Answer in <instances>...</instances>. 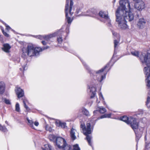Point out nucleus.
<instances>
[{
    "label": "nucleus",
    "mask_w": 150,
    "mask_h": 150,
    "mask_svg": "<svg viewBox=\"0 0 150 150\" xmlns=\"http://www.w3.org/2000/svg\"><path fill=\"white\" fill-rule=\"evenodd\" d=\"M109 66L108 64H107L104 68L101 69L100 70L97 71L96 72V74H100V73L103 71L104 70Z\"/></svg>",
    "instance_id": "bb28decb"
},
{
    "label": "nucleus",
    "mask_w": 150,
    "mask_h": 150,
    "mask_svg": "<svg viewBox=\"0 0 150 150\" xmlns=\"http://www.w3.org/2000/svg\"><path fill=\"white\" fill-rule=\"evenodd\" d=\"M99 96L100 98V99H102L103 100L104 99L103 96L101 93H99Z\"/></svg>",
    "instance_id": "58836bf2"
},
{
    "label": "nucleus",
    "mask_w": 150,
    "mask_h": 150,
    "mask_svg": "<svg viewBox=\"0 0 150 150\" xmlns=\"http://www.w3.org/2000/svg\"><path fill=\"white\" fill-rule=\"evenodd\" d=\"M146 105L148 107L150 108V97L149 96L147 97Z\"/></svg>",
    "instance_id": "c756f323"
},
{
    "label": "nucleus",
    "mask_w": 150,
    "mask_h": 150,
    "mask_svg": "<svg viewBox=\"0 0 150 150\" xmlns=\"http://www.w3.org/2000/svg\"><path fill=\"white\" fill-rule=\"evenodd\" d=\"M58 34V33H53L48 35H45L43 36L40 35L38 36V38L39 39L41 40L44 39L46 40H48L50 39L51 38L56 36Z\"/></svg>",
    "instance_id": "6e6552de"
},
{
    "label": "nucleus",
    "mask_w": 150,
    "mask_h": 150,
    "mask_svg": "<svg viewBox=\"0 0 150 150\" xmlns=\"http://www.w3.org/2000/svg\"><path fill=\"white\" fill-rule=\"evenodd\" d=\"M5 123H7V121H5Z\"/></svg>",
    "instance_id": "8fccbe9b"
},
{
    "label": "nucleus",
    "mask_w": 150,
    "mask_h": 150,
    "mask_svg": "<svg viewBox=\"0 0 150 150\" xmlns=\"http://www.w3.org/2000/svg\"><path fill=\"white\" fill-rule=\"evenodd\" d=\"M42 50L40 47H36L32 44L28 45L26 47H23L22 50V56L25 58L27 56L29 57L38 55L39 53Z\"/></svg>",
    "instance_id": "f03ea898"
},
{
    "label": "nucleus",
    "mask_w": 150,
    "mask_h": 150,
    "mask_svg": "<svg viewBox=\"0 0 150 150\" xmlns=\"http://www.w3.org/2000/svg\"><path fill=\"white\" fill-rule=\"evenodd\" d=\"M62 37L61 36H59V37L57 38V40L59 43H61L62 41Z\"/></svg>",
    "instance_id": "c9c22d12"
},
{
    "label": "nucleus",
    "mask_w": 150,
    "mask_h": 150,
    "mask_svg": "<svg viewBox=\"0 0 150 150\" xmlns=\"http://www.w3.org/2000/svg\"><path fill=\"white\" fill-rule=\"evenodd\" d=\"M42 43L43 45H45L47 44V42L45 41H42Z\"/></svg>",
    "instance_id": "79ce46f5"
},
{
    "label": "nucleus",
    "mask_w": 150,
    "mask_h": 150,
    "mask_svg": "<svg viewBox=\"0 0 150 150\" xmlns=\"http://www.w3.org/2000/svg\"><path fill=\"white\" fill-rule=\"evenodd\" d=\"M2 32L3 33V34L5 36H6L7 37H8L9 36V35L6 32H5L4 31V30H2Z\"/></svg>",
    "instance_id": "4c0bfd02"
},
{
    "label": "nucleus",
    "mask_w": 150,
    "mask_h": 150,
    "mask_svg": "<svg viewBox=\"0 0 150 150\" xmlns=\"http://www.w3.org/2000/svg\"><path fill=\"white\" fill-rule=\"evenodd\" d=\"M82 112L83 114L86 116H89L90 115L89 113L87 110L84 108H83L82 109Z\"/></svg>",
    "instance_id": "412c9836"
},
{
    "label": "nucleus",
    "mask_w": 150,
    "mask_h": 150,
    "mask_svg": "<svg viewBox=\"0 0 150 150\" xmlns=\"http://www.w3.org/2000/svg\"><path fill=\"white\" fill-rule=\"evenodd\" d=\"M55 123L57 126L61 127L62 128H66L67 127L66 123L62 122L59 120H57L56 121Z\"/></svg>",
    "instance_id": "4468645a"
},
{
    "label": "nucleus",
    "mask_w": 150,
    "mask_h": 150,
    "mask_svg": "<svg viewBox=\"0 0 150 150\" xmlns=\"http://www.w3.org/2000/svg\"><path fill=\"white\" fill-rule=\"evenodd\" d=\"M120 120L125 122L127 124H130L132 128L136 133V130H137L138 129L139 126L138 122L136 121L135 118L131 117H128L126 116H123L120 117Z\"/></svg>",
    "instance_id": "20e7f679"
},
{
    "label": "nucleus",
    "mask_w": 150,
    "mask_h": 150,
    "mask_svg": "<svg viewBox=\"0 0 150 150\" xmlns=\"http://www.w3.org/2000/svg\"><path fill=\"white\" fill-rule=\"evenodd\" d=\"M96 74V72H93V73L91 74V75H93V74H95L94 75V76H95V75H96V74Z\"/></svg>",
    "instance_id": "49530a36"
},
{
    "label": "nucleus",
    "mask_w": 150,
    "mask_h": 150,
    "mask_svg": "<svg viewBox=\"0 0 150 150\" xmlns=\"http://www.w3.org/2000/svg\"><path fill=\"white\" fill-rule=\"evenodd\" d=\"M3 101L4 102L7 104H11V102L9 100L6 99V98H4L2 99Z\"/></svg>",
    "instance_id": "cd10ccee"
},
{
    "label": "nucleus",
    "mask_w": 150,
    "mask_h": 150,
    "mask_svg": "<svg viewBox=\"0 0 150 150\" xmlns=\"http://www.w3.org/2000/svg\"><path fill=\"white\" fill-rule=\"evenodd\" d=\"M51 146L49 144H45L44 146L42 147L43 150H51Z\"/></svg>",
    "instance_id": "aec40b11"
},
{
    "label": "nucleus",
    "mask_w": 150,
    "mask_h": 150,
    "mask_svg": "<svg viewBox=\"0 0 150 150\" xmlns=\"http://www.w3.org/2000/svg\"><path fill=\"white\" fill-rule=\"evenodd\" d=\"M23 103L24 104V107L27 110H28V107L26 105L27 103H28V100L26 99H23Z\"/></svg>",
    "instance_id": "a878e982"
},
{
    "label": "nucleus",
    "mask_w": 150,
    "mask_h": 150,
    "mask_svg": "<svg viewBox=\"0 0 150 150\" xmlns=\"http://www.w3.org/2000/svg\"><path fill=\"white\" fill-rule=\"evenodd\" d=\"M23 70H26L27 69V67L26 66V65L23 66Z\"/></svg>",
    "instance_id": "37998d69"
},
{
    "label": "nucleus",
    "mask_w": 150,
    "mask_h": 150,
    "mask_svg": "<svg viewBox=\"0 0 150 150\" xmlns=\"http://www.w3.org/2000/svg\"><path fill=\"white\" fill-rule=\"evenodd\" d=\"M146 66V67L144 68V71L146 77L147 78L150 77V66Z\"/></svg>",
    "instance_id": "f8f14e48"
},
{
    "label": "nucleus",
    "mask_w": 150,
    "mask_h": 150,
    "mask_svg": "<svg viewBox=\"0 0 150 150\" xmlns=\"http://www.w3.org/2000/svg\"><path fill=\"white\" fill-rule=\"evenodd\" d=\"M5 85L3 81L0 82V94H2L5 91Z\"/></svg>",
    "instance_id": "a211bd4d"
},
{
    "label": "nucleus",
    "mask_w": 150,
    "mask_h": 150,
    "mask_svg": "<svg viewBox=\"0 0 150 150\" xmlns=\"http://www.w3.org/2000/svg\"><path fill=\"white\" fill-rule=\"evenodd\" d=\"M89 89L90 90V94H91V98H92L94 97L96 95V88L93 86L90 87Z\"/></svg>",
    "instance_id": "dca6fc26"
},
{
    "label": "nucleus",
    "mask_w": 150,
    "mask_h": 150,
    "mask_svg": "<svg viewBox=\"0 0 150 150\" xmlns=\"http://www.w3.org/2000/svg\"><path fill=\"white\" fill-rule=\"evenodd\" d=\"M27 120L30 125V126L33 128H34L33 126V122L32 120H29L28 118H27Z\"/></svg>",
    "instance_id": "7c9ffc66"
},
{
    "label": "nucleus",
    "mask_w": 150,
    "mask_h": 150,
    "mask_svg": "<svg viewBox=\"0 0 150 150\" xmlns=\"http://www.w3.org/2000/svg\"><path fill=\"white\" fill-rule=\"evenodd\" d=\"M1 30H4V29H3V28H1Z\"/></svg>",
    "instance_id": "864d4df0"
},
{
    "label": "nucleus",
    "mask_w": 150,
    "mask_h": 150,
    "mask_svg": "<svg viewBox=\"0 0 150 150\" xmlns=\"http://www.w3.org/2000/svg\"><path fill=\"white\" fill-rule=\"evenodd\" d=\"M76 131V130L74 129H72L70 132L71 136L72 139L75 140L76 139V137L75 135Z\"/></svg>",
    "instance_id": "6ab92c4d"
},
{
    "label": "nucleus",
    "mask_w": 150,
    "mask_h": 150,
    "mask_svg": "<svg viewBox=\"0 0 150 150\" xmlns=\"http://www.w3.org/2000/svg\"><path fill=\"white\" fill-rule=\"evenodd\" d=\"M98 110L99 111V112L101 113H104L106 111V109L102 107L99 108Z\"/></svg>",
    "instance_id": "4be33fe9"
},
{
    "label": "nucleus",
    "mask_w": 150,
    "mask_h": 150,
    "mask_svg": "<svg viewBox=\"0 0 150 150\" xmlns=\"http://www.w3.org/2000/svg\"><path fill=\"white\" fill-rule=\"evenodd\" d=\"M16 92L18 97L19 98L22 97L24 95V91L20 88H17Z\"/></svg>",
    "instance_id": "ddd939ff"
},
{
    "label": "nucleus",
    "mask_w": 150,
    "mask_h": 150,
    "mask_svg": "<svg viewBox=\"0 0 150 150\" xmlns=\"http://www.w3.org/2000/svg\"><path fill=\"white\" fill-rule=\"evenodd\" d=\"M135 8L139 11H142L145 8L144 3L142 1L138 2L135 3L134 5Z\"/></svg>",
    "instance_id": "9d476101"
},
{
    "label": "nucleus",
    "mask_w": 150,
    "mask_h": 150,
    "mask_svg": "<svg viewBox=\"0 0 150 150\" xmlns=\"http://www.w3.org/2000/svg\"><path fill=\"white\" fill-rule=\"evenodd\" d=\"M132 54L136 57H139V52L138 51H134L132 52H131Z\"/></svg>",
    "instance_id": "b1692460"
},
{
    "label": "nucleus",
    "mask_w": 150,
    "mask_h": 150,
    "mask_svg": "<svg viewBox=\"0 0 150 150\" xmlns=\"http://www.w3.org/2000/svg\"><path fill=\"white\" fill-rule=\"evenodd\" d=\"M146 80L147 82V86L150 88V77L146 78Z\"/></svg>",
    "instance_id": "5701e85b"
},
{
    "label": "nucleus",
    "mask_w": 150,
    "mask_h": 150,
    "mask_svg": "<svg viewBox=\"0 0 150 150\" xmlns=\"http://www.w3.org/2000/svg\"><path fill=\"white\" fill-rule=\"evenodd\" d=\"M112 34L113 35H117V33H115V32H112Z\"/></svg>",
    "instance_id": "a18cd8bd"
},
{
    "label": "nucleus",
    "mask_w": 150,
    "mask_h": 150,
    "mask_svg": "<svg viewBox=\"0 0 150 150\" xmlns=\"http://www.w3.org/2000/svg\"><path fill=\"white\" fill-rule=\"evenodd\" d=\"M46 130H48V129H47V126L46 127Z\"/></svg>",
    "instance_id": "09e8293b"
},
{
    "label": "nucleus",
    "mask_w": 150,
    "mask_h": 150,
    "mask_svg": "<svg viewBox=\"0 0 150 150\" xmlns=\"http://www.w3.org/2000/svg\"><path fill=\"white\" fill-rule=\"evenodd\" d=\"M56 146L59 148H64L63 150H71V147L67 145L65 140L63 138L58 137L56 139Z\"/></svg>",
    "instance_id": "39448f33"
},
{
    "label": "nucleus",
    "mask_w": 150,
    "mask_h": 150,
    "mask_svg": "<svg viewBox=\"0 0 150 150\" xmlns=\"http://www.w3.org/2000/svg\"><path fill=\"white\" fill-rule=\"evenodd\" d=\"M120 7L116 11V21L121 29L125 30L128 28L127 21H130L134 18L133 13L129 11L132 8L133 3H129L128 0H120Z\"/></svg>",
    "instance_id": "f257e3e1"
},
{
    "label": "nucleus",
    "mask_w": 150,
    "mask_h": 150,
    "mask_svg": "<svg viewBox=\"0 0 150 150\" xmlns=\"http://www.w3.org/2000/svg\"><path fill=\"white\" fill-rule=\"evenodd\" d=\"M99 16L106 20V21L109 23L110 20L108 16L107 13H105L102 11H100L99 13Z\"/></svg>",
    "instance_id": "9b49d317"
},
{
    "label": "nucleus",
    "mask_w": 150,
    "mask_h": 150,
    "mask_svg": "<svg viewBox=\"0 0 150 150\" xmlns=\"http://www.w3.org/2000/svg\"><path fill=\"white\" fill-rule=\"evenodd\" d=\"M91 10H89L87 11V13H89L86 14L84 15L86 16H92V14L94 13Z\"/></svg>",
    "instance_id": "f704fd0d"
},
{
    "label": "nucleus",
    "mask_w": 150,
    "mask_h": 150,
    "mask_svg": "<svg viewBox=\"0 0 150 150\" xmlns=\"http://www.w3.org/2000/svg\"><path fill=\"white\" fill-rule=\"evenodd\" d=\"M117 36H118V37H119V35H117Z\"/></svg>",
    "instance_id": "603ef678"
},
{
    "label": "nucleus",
    "mask_w": 150,
    "mask_h": 150,
    "mask_svg": "<svg viewBox=\"0 0 150 150\" xmlns=\"http://www.w3.org/2000/svg\"><path fill=\"white\" fill-rule=\"evenodd\" d=\"M111 116V114H104L101 116H100V118L102 119L105 117H108L109 118Z\"/></svg>",
    "instance_id": "393cba45"
},
{
    "label": "nucleus",
    "mask_w": 150,
    "mask_h": 150,
    "mask_svg": "<svg viewBox=\"0 0 150 150\" xmlns=\"http://www.w3.org/2000/svg\"><path fill=\"white\" fill-rule=\"evenodd\" d=\"M3 47L2 48V50L5 52L8 53L9 52V50L11 47L9 44L6 43L3 45Z\"/></svg>",
    "instance_id": "f3484780"
},
{
    "label": "nucleus",
    "mask_w": 150,
    "mask_h": 150,
    "mask_svg": "<svg viewBox=\"0 0 150 150\" xmlns=\"http://www.w3.org/2000/svg\"><path fill=\"white\" fill-rule=\"evenodd\" d=\"M73 4L71 0H67L66 4L65 7L66 13V21L68 24H70L72 21V20L69 16V13L70 16H71L73 13L72 11V7Z\"/></svg>",
    "instance_id": "7ed1b4c3"
},
{
    "label": "nucleus",
    "mask_w": 150,
    "mask_h": 150,
    "mask_svg": "<svg viewBox=\"0 0 150 150\" xmlns=\"http://www.w3.org/2000/svg\"><path fill=\"white\" fill-rule=\"evenodd\" d=\"M140 60L144 66H150V54L147 52L142 53L140 57Z\"/></svg>",
    "instance_id": "0eeeda50"
},
{
    "label": "nucleus",
    "mask_w": 150,
    "mask_h": 150,
    "mask_svg": "<svg viewBox=\"0 0 150 150\" xmlns=\"http://www.w3.org/2000/svg\"><path fill=\"white\" fill-rule=\"evenodd\" d=\"M96 111H94V112H93V113H95V112H96Z\"/></svg>",
    "instance_id": "3c124183"
},
{
    "label": "nucleus",
    "mask_w": 150,
    "mask_h": 150,
    "mask_svg": "<svg viewBox=\"0 0 150 150\" xmlns=\"http://www.w3.org/2000/svg\"><path fill=\"white\" fill-rule=\"evenodd\" d=\"M119 42V40H118V41H117L116 40H114V47L115 48L117 46Z\"/></svg>",
    "instance_id": "72a5a7b5"
},
{
    "label": "nucleus",
    "mask_w": 150,
    "mask_h": 150,
    "mask_svg": "<svg viewBox=\"0 0 150 150\" xmlns=\"http://www.w3.org/2000/svg\"><path fill=\"white\" fill-rule=\"evenodd\" d=\"M53 139H54L55 138V137L54 135H51V136Z\"/></svg>",
    "instance_id": "de8ad7c7"
},
{
    "label": "nucleus",
    "mask_w": 150,
    "mask_h": 150,
    "mask_svg": "<svg viewBox=\"0 0 150 150\" xmlns=\"http://www.w3.org/2000/svg\"><path fill=\"white\" fill-rule=\"evenodd\" d=\"M49 47V46H46V47H42V49L41 48L42 50L41 51H42L43 50H44L45 49H46L47 48H48Z\"/></svg>",
    "instance_id": "a19ab883"
},
{
    "label": "nucleus",
    "mask_w": 150,
    "mask_h": 150,
    "mask_svg": "<svg viewBox=\"0 0 150 150\" xmlns=\"http://www.w3.org/2000/svg\"><path fill=\"white\" fill-rule=\"evenodd\" d=\"M146 23L145 20L143 18H140L138 21L137 25L140 28H142Z\"/></svg>",
    "instance_id": "2eb2a0df"
},
{
    "label": "nucleus",
    "mask_w": 150,
    "mask_h": 150,
    "mask_svg": "<svg viewBox=\"0 0 150 150\" xmlns=\"http://www.w3.org/2000/svg\"><path fill=\"white\" fill-rule=\"evenodd\" d=\"M73 150H80L79 145L77 144H76L73 146Z\"/></svg>",
    "instance_id": "473e14b6"
},
{
    "label": "nucleus",
    "mask_w": 150,
    "mask_h": 150,
    "mask_svg": "<svg viewBox=\"0 0 150 150\" xmlns=\"http://www.w3.org/2000/svg\"><path fill=\"white\" fill-rule=\"evenodd\" d=\"M105 74H104L103 76H102L101 77V79H98V80L101 82L105 78Z\"/></svg>",
    "instance_id": "e433bc0d"
},
{
    "label": "nucleus",
    "mask_w": 150,
    "mask_h": 150,
    "mask_svg": "<svg viewBox=\"0 0 150 150\" xmlns=\"http://www.w3.org/2000/svg\"><path fill=\"white\" fill-rule=\"evenodd\" d=\"M0 130L1 131L6 132L7 131L6 128L4 126H3L0 125Z\"/></svg>",
    "instance_id": "2f4dec72"
},
{
    "label": "nucleus",
    "mask_w": 150,
    "mask_h": 150,
    "mask_svg": "<svg viewBox=\"0 0 150 150\" xmlns=\"http://www.w3.org/2000/svg\"><path fill=\"white\" fill-rule=\"evenodd\" d=\"M15 110L18 112H20V110L19 105L18 103H17L16 105Z\"/></svg>",
    "instance_id": "c85d7f7f"
},
{
    "label": "nucleus",
    "mask_w": 150,
    "mask_h": 150,
    "mask_svg": "<svg viewBox=\"0 0 150 150\" xmlns=\"http://www.w3.org/2000/svg\"><path fill=\"white\" fill-rule=\"evenodd\" d=\"M58 34V33H53L48 35H45L43 36L40 35L38 36V38L39 39L41 40L44 39L46 40H48L50 39L51 38L56 36Z\"/></svg>",
    "instance_id": "1a4fd4ad"
},
{
    "label": "nucleus",
    "mask_w": 150,
    "mask_h": 150,
    "mask_svg": "<svg viewBox=\"0 0 150 150\" xmlns=\"http://www.w3.org/2000/svg\"><path fill=\"white\" fill-rule=\"evenodd\" d=\"M86 125L87 127L85 128L84 125L81 124V127L83 130V134L86 136V139L87 140L89 144L91 146V137L89 135H88V134H90L91 133V125L90 124L88 123H87Z\"/></svg>",
    "instance_id": "423d86ee"
},
{
    "label": "nucleus",
    "mask_w": 150,
    "mask_h": 150,
    "mask_svg": "<svg viewBox=\"0 0 150 150\" xmlns=\"http://www.w3.org/2000/svg\"><path fill=\"white\" fill-rule=\"evenodd\" d=\"M5 25L6 27V28L7 30H9L11 29V28L6 24L5 23Z\"/></svg>",
    "instance_id": "ea45409f"
},
{
    "label": "nucleus",
    "mask_w": 150,
    "mask_h": 150,
    "mask_svg": "<svg viewBox=\"0 0 150 150\" xmlns=\"http://www.w3.org/2000/svg\"><path fill=\"white\" fill-rule=\"evenodd\" d=\"M34 125L36 126H38V125H39L38 122H36V121L35 122H34Z\"/></svg>",
    "instance_id": "c03bdc74"
}]
</instances>
